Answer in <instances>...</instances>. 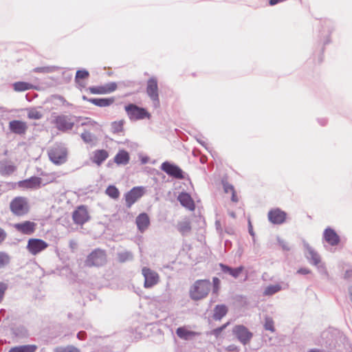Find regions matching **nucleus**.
Wrapping results in <instances>:
<instances>
[{
  "label": "nucleus",
  "instance_id": "nucleus-1",
  "mask_svg": "<svg viewBox=\"0 0 352 352\" xmlns=\"http://www.w3.org/2000/svg\"><path fill=\"white\" fill-rule=\"evenodd\" d=\"M48 156L54 164L60 165L67 161V150L62 144H56L48 151Z\"/></svg>",
  "mask_w": 352,
  "mask_h": 352
},
{
  "label": "nucleus",
  "instance_id": "nucleus-2",
  "mask_svg": "<svg viewBox=\"0 0 352 352\" xmlns=\"http://www.w3.org/2000/svg\"><path fill=\"white\" fill-rule=\"evenodd\" d=\"M107 262V254L104 250L96 249L87 257L86 265L88 267H100Z\"/></svg>",
  "mask_w": 352,
  "mask_h": 352
},
{
  "label": "nucleus",
  "instance_id": "nucleus-3",
  "mask_svg": "<svg viewBox=\"0 0 352 352\" xmlns=\"http://www.w3.org/2000/svg\"><path fill=\"white\" fill-rule=\"evenodd\" d=\"M11 212L16 216H23L29 212V205L26 198L16 197L10 204Z\"/></svg>",
  "mask_w": 352,
  "mask_h": 352
},
{
  "label": "nucleus",
  "instance_id": "nucleus-4",
  "mask_svg": "<svg viewBox=\"0 0 352 352\" xmlns=\"http://www.w3.org/2000/svg\"><path fill=\"white\" fill-rule=\"evenodd\" d=\"M146 94L153 101L155 107H160L158 80L155 76L148 79L146 87Z\"/></svg>",
  "mask_w": 352,
  "mask_h": 352
},
{
  "label": "nucleus",
  "instance_id": "nucleus-5",
  "mask_svg": "<svg viewBox=\"0 0 352 352\" xmlns=\"http://www.w3.org/2000/svg\"><path fill=\"white\" fill-rule=\"evenodd\" d=\"M53 123L58 130L63 132L72 130L74 126L73 118L65 115H58L55 116Z\"/></svg>",
  "mask_w": 352,
  "mask_h": 352
},
{
  "label": "nucleus",
  "instance_id": "nucleus-6",
  "mask_svg": "<svg viewBox=\"0 0 352 352\" xmlns=\"http://www.w3.org/2000/svg\"><path fill=\"white\" fill-rule=\"evenodd\" d=\"M88 208L85 205L79 206L72 213V219L75 224L82 226L90 220Z\"/></svg>",
  "mask_w": 352,
  "mask_h": 352
},
{
  "label": "nucleus",
  "instance_id": "nucleus-7",
  "mask_svg": "<svg viewBox=\"0 0 352 352\" xmlns=\"http://www.w3.org/2000/svg\"><path fill=\"white\" fill-rule=\"evenodd\" d=\"M142 274L144 278V287L146 289L154 287L160 282V275L148 267H144Z\"/></svg>",
  "mask_w": 352,
  "mask_h": 352
},
{
  "label": "nucleus",
  "instance_id": "nucleus-8",
  "mask_svg": "<svg viewBox=\"0 0 352 352\" xmlns=\"http://www.w3.org/2000/svg\"><path fill=\"white\" fill-rule=\"evenodd\" d=\"M125 111L131 120H141L145 118H150L149 113L145 109L139 107L133 104L126 106Z\"/></svg>",
  "mask_w": 352,
  "mask_h": 352
},
{
  "label": "nucleus",
  "instance_id": "nucleus-9",
  "mask_svg": "<svg viewBox=\"0 0 352 352\" xmlns=\"http://www.w3.org/2000/svg\"><path fill=\"white\" fill-rule=\"evenodd\" d=\"M48 247V243L40 239H30L28 241L26 248L32 255H36L45 250Z\"/></svg>",
  "mask_w": 352,
  "mask_h": 352
},
{
  "label": "nucleus",
  "instance_id": "nucleus-10",
  "mask_svg": "<svg viewBox=\"0 0 352 352\" xmlns=\"http://www.w3.org/2000/svg\"><path fill=\"white\" fill-rule=\"evenodd\" d=\"M233 334L243 344L250 342L252 338V333L243 325H236L232 329Z\"/></svg>",
  "mask_w": 352,
  "mask_h": 352
},
{
  "label": "nucleus",
  "instance_id": "nucleus-11",
  "mask_svg": "<svg viewBox=\"0 0 352 352\" xmlns=\"http://www.w3.org/2000/svg\"><path fill=\"white\" fill-rule=\"evenodd\" d=\"M144 194V188L142 186L133 187L125 195L127 208H131Z\"/></svg>",
  "mask_w": 352,
  "mask_h": 352
},
{
  "label": "nucleus",
  "instance_id": "nucleus-12",
  "mask_svg": "<svg viewBox=\"0 0 352 352\" xmlns=\"http://www.w3.org/2000/svg\"><path fill=\"white\" fill-rule=\"evenodd\" d=\"M14 228L21 234L30 235L35 232L36 223L30 221H25L15 223Z\"/></svg>",
  "mask_w": 352,
  "mask_h": 352
},
{
  "label": "nucleus",
  "instance_id": "nucleus-13",
  "mask_svg": "<svg viewBox=\"0 0 352 352\" xmlns=\"http://www.w3.org/2000/svg\"><path fill=\"white\" fill-rule=\"evenodd\" d=\"M117 87V84L111 82L100 86L91 87L89 90L93 94H107L116 91Z\"/></svg>",
  "mask_w": 352,
  "mask_h": 352
},
{
  "label": "nucleus",
  "instance_id": "nucleus-14",
  "mask_svg": "<svg viewBox=\"0 0 352 352\" xmlns=\"http://www.w3.org/2000/svg\"><path fill=\"white\" fill-rule=\"evenodd\" d=\"M109 157V153L108 151L105 149H96L92 152L90 160L93 164L100 166Z\"/></svg>",
  "mask_w": 352,
  "mask_h": 352
},
{
  "label": "nucleus",
  "instance_id": "nucleus-15",
  "mask_svg": "<svg viewBox=\"0 0 352 352\" xmlns=\"http://www.w3.org/2000/svg\"><path fill=\"white\" fill-rule=\"evenodd\" d=\"M162 170L168 175L176 179H182L184 177L183 172L181 168L169 162H164L162 164Z\"/></svg>",
  "mask_w": 352,
  "mask_h": 352
},
{
  "label": "nucleus",
  "instance_id": "nucleus-16",
  "mask_svg": "<svg viewBox=\"0 0 352 352\" xmlns=\"http://www.w3.org/2000/svg\"><path fill=\"white\" fill-rule=\"evenodd\" d=\"M42 179L41 177H32L29 179L20 181L18 185L23 189H37L41 187Z\"/></svg>",
  "mask_w": 352,
  "mask_h": 352
},
{
  "label": "nucleus",
  "instance_id": "nucleus-17",
  "mask_svg": "<svg viewBox=\"0 0 352 352\" xmlns=\"http://www.w3.org/2000/svg\"><path fill=\"white\" fill-rule=\"evenodd\" d=\"M304 248L306 250L305 256L310 263L317 266L320 263V256L305 241H303Z\"/></svg>",
  "mask_w": 352,
  "mask_h": 352
},
{
  "label": "nucleus",
  "instance_id": "nucleus-18",
  "mask_svg": "<svg viewBox=\"0 0 352 352\" xmlns=\"http://www.w3.org/2000/svg\"><path fill=\"white\" fill-rule=\"evenodd\" d=\"M286 218V213L279 208L274 209L268 212V219L274 224L283 223Z\"/></svg>",
  "mask_w": 352,
  "mask_h": 352
},
{
  "label": "nucleus",
  "instance_id": "nucleus-19",
  "mask_svg": "<svg viewBox=\"0 0 352 352\" xmlns=\"http://www.w3.org/2000/svg\"><path fill=\"white\" fill-rule=\"evenodd\" d=\"M10 130L18 135H24L28 129L26 122L21 120H12L9 122Z\"/></svg>",
  "mask_w": 352,
  "mask_h": 352
},
{
  "label": "nucleus",
  "instance_id": "nucleus-20",
  "mask_svg": "<svg viewBox=\"0 0 352 352\" xmlns=\"http://www.w3.org/2000/svg\"><path fill=\"white\" fill-rule=\"evenodd\" d=\"M135 223L139 231L144 232L150 226V218L146 213L142 212L136 217Z\"/></svg>",
  "mask_w": 352,
  "mask_h": 352
},
{
  "label": "nucleus",
  "instance_id": "nucleus-21",
  "mask_svg": "<svg viewBox=\"0 0 352 352\" xmlns=\"http://www.w3.org/2000/svg\"><path fill=\"white\" fill-rule=\"evenodd\" d=\"M323 236L324 240L331 245H337L340 242V237L331 228L325 229Z\"/></svg>",
  "mask_w": 352,
  "mask_h": 352
},
{
  "label": "nucleus",
  "instance_id": "nucleus-22",
  "mask_svg": "<svg viewBox=\"0 0 352 352\" xmlns=\"http://www.w3.org/2000/svg\"><path fill=\"white\" fill-rule=\"evenodd\" d=\"M219 267L221 270L225 273L228 274L234 278H236L239 276L241 273L243 271L244 267L243 266H239L236 268H232L226 265H224L223 263L219 264Z\"/></svg>",
  "mask_w": 352,
  "mask_h": 352
},
{
  "label": "nucleus",
  "instance_id": "nucleus-23",
  "mask_svg": "<svg viewBox=\"0 0 352 352\" xmlns=\"http://www.w3.org/2000/svg\"><path fill=\"white\" fill-rule=\"evenodd\" d=\"M178 200L180 204L185 208L189 209L190 210H194L195 204L192 198L186 192L181 193L178 196Z\"/></svg>",
  "mask_w": 352,
  "mask_h": 352
},
{
  "label": "nucleus",
  "instance_id": "nucleus-24",
  "mask_svg": "<svg viewBox=\"0 0 352 352\" xmlns=\"http://www.w3.org/2000/svg\"><path fill=\"white\" fill-rule=\"evenodd\" d=\"M87 100L97 107H105L111 105L115 102V98L113 97L107 98H89Z\"/></svg>",
  "mask_w": 352,
  "mask_h": 352
},
{
  "label": "nucleus",
  "instance_id": "nucleus-25",
  "mask_svg": "<svg viewBox=\"0 0 352 352\" xmlns=\"http://www.w3.org/2000/svg\"><path fill=\"white\" fill-rule=\"evenodd\" d=\"M114 162L118 165H125L127 164L130 160L129 154L124 150H120L118 153L115 155Z\"/></svg>",
  "mask_w": 352,
  "mask_h": 352
},
{
  "label": "nucleus",
  "instance_id": "nucleus-26",
  "mask_svg": "<svg viewBox=\"0 0 352 352\" xmlns=\"http://www.w3.org/2000/svg\"><path fill=\"white\" fill-rule=\"evenodd\" d=\"M228 313V307L225 305H217L214 308L213 318L220 320Z\"/></svg>",
  "mask_w": 352,
  "mask_h": 352
},
{
  "label": "nucleus",
  "instance_id": "nucleus-27",
  "mask_svg": "<svg viewBox=\"0 0 352 352\" xmlns=\"http://www.w3.org/2000/svg\"><path fill=\"white\" fill-rule=\"evenodd\" d=\"M211 288L210 282L208 280H199V299L206 297Z\"/></svg>",
  "mask_w": 352,
  "mask_h": 352
},
{
  "label": "nucleus",
  "instance_id": "nucleus-28",
  "mask_svg": "<svg viewBox=\"0 0 352 352\" xmlns=\"http://www.w3.org/2000/svg\"><path fill=\"white\" fill-rule=\"evenodd\" d=\"M176 333L182 339L188 340L195 337L196 333L195 331H190L187 329L186 327H179L176 330Z\"/></svg>",
  "mask_w": 352,
  "mask_h": 352
},
{
  "label": "nucleus",
  "instance_id": "nucleus-29",
  "mask_svg": "<svg viewBox=\"0 0 352 352\" xmlns=\"http://www.w3.org/2000/svg\"><path fill=\"white\" fill-rule=\"evenodd\" d=\"M36 349V345L28 344L12 347L10 349L9 352H35Z\"/></svg>",
  "mask_w": 352,
  "mask_h": 352
},
{
  "label": "nucleus",
  "instance_id": "nucleus-30",
  "mask_svg": "<svg viewBox=\"0 0 352 352\" xmlns=\"http://www.w3.org/2000/svg\"><path fill=\"white\" fill-rule=\"evenodd\" d=\"M34 88V87L33 85L26 82L19 81L13 84L14 90L18 92L25 91Z\"/></svg>",
  "mask_w": 352,
  "mask_h": 352
},
{
  "label": "nucleus",
  "instance_id": "nucleus-31",
  "mask_svg": "<svg viewBox=\"0 0 352 352\" xmlns=\"http://www.w3.org/2000/svg\"><path fill=\"white\" fill-rule=\"evenodd\" d=\"M178 230L182 234H186L191 230V223L188 219L181 221L177 224Z\"/></svg>",
  "mask_w": 352,
  "mask_h": 352
},
{
  "label": "nucleus",
  "instance_id": "nucleus-32",
  "mask_svg": "<svg viewBox=\"0 0 352 352\" xmlns=\"http://www.w3.org/2000/svg\"><path fill=\"white\" fill-rule=\"evenodd\" d=\"M222 184H223L224 192L226 193L230 192L232 194V201L234 202H237L238 199L236 196L234 186L224 180L222 181Z\"/></svg>",
  "mask_w": 352,
  "mask_h": 352
},
{
  "label": "nucleus",
  "instance_id": "nucleus-33",
  "mask_svg": "<svg viewBox=\"0 0 352 352\" xmlns=\"http://www.w3.org/2000/svg\"><path fill=\"white\" fill-rule=\"evenodd\" d=\"M15 170V166L9 163L2 164L0 166V173L2 175H9L14 173Z\"/></svg>",
  "mask_w": 352,
  "mask_h": 352
},
{
  "label": "nucleus",
  "instance_id": "nucleus-34",
  "mask_svg": "<svg viewBox=\"0 0 352 352\" xmlns=\"http://www.w3.org/2000/svg\"><path fill=\"white\" fill-rule=\"evenodd\" d=\"M80 137L82 140L87 144L94 142L96 140V135L89 131V130L85 129L81 133Z\"/></svg>",
  "mask_w": 352,
  "mask_h": 352
},
{
  "label": "nucleus",
  "instance_id": "nucleus-35",
  "mask_svg": "<svg viewBox=\"0 0 352 352\" xmlns=\"http://www.w3.org/2000/svg\"><path fill=\"white\" fill-rule=\"evenodd\" d=\"M281 289H282V287L279 284L270 285L265 289V290L263 292V295L264 296H272V295L278 292Z\"/></svg>",
  "mask_w": 352,
  "mask_h": 352
},
{
  "label": "nucleus",
  "instance_id": "nucleus-36",
  "mask_svg": "<svg viewBox=\"0 0 352 352\" xmlns=\"http://www.w3.org/2000/svg\"><path fill=\"white\" fill-rule=\"evenodd\" d=\"M82 126H85L87 128V130L96 131L99 129L100 125L98 123L90 118H85L84 122L81 123Z\"/></svg>",
  "mask_w": 352,
  "mask_h": 352
},
{
  "label": "nucleus",
  "instance_id": "nucleus-37",
  "mask_svg": "<svg viewBox=\"0 0 352 352\" xmlns=\"http://www.w3.org/2000/svg\"><path fill=\"white\" fill-rule=\"evenodd\" d=\"M10 262V255L3 251H0V270L6 267Z\"/></svg>",
  "mask_w": 352,
  "mask_h": 352
},
{
  "label": "nucleus",
  "instance_id": "nucleus-38",
  "mask_svg": "<svg viewBox=\"0 0 352 352\" xmlns=\"http://www.w3.org/2000/svg\"><path fill=\"white\" fill-rule=\"evenodd\" d=\"M124 120L113 122L111 124L112 132L114 133L122 132L124 129Z\"/></svg>",
  "mask_w": 352,
  "mask_h": 352
},
{
  "label": "nucleus",
  "instance_id": "nucleus-39",
  "mask_svg": "<svg viewBox=\"0 0 352 352\" xmlns=\"http://www.w3.org/2000/svg\"><path fill=\"white\" fill-rule=\"evenodd\" d=\"M105 192L109 197L114 199H116L120 197V192L115 186H108Z\"/></svg>",
  "mask_w": 352,
  "mask_h": 352
},
{
  "label": "nucleus",
  "instance_id": "nucleus-40",
  "mask_svg": "<svg viewBox=\"0 0 352 352\" xmlns=\"http://www.w3.org/2000/svg\"><path fill=\"white\" fill-rule=\"evenodd\" d=\"M43 117V113L36 109H30L28 112L29 119L39 120Z\"/></svg>",
  "mask_w": 352,
  "mask_h": 352
},
{
  "label": "nucleus",
  "instance_id": "nucleus-41",
  "mask_svg": "<svg viewBox=\"0 0 352 352\" xmlns=\"http://www.w3.org/2000/svg\"><path fill=\"white\" fill-rule=\"evenodd\" d=\"M264 328L265 330L270 331L271 332L275 331L274 322L271 317L266 316L265 318Z\"/></svg>",
  "mask_w": 352,
  "mask_h": 352
},
{
  "label": "nucleus",
  "instance_id": "nucleus-42",
  "mask_svg": "<svg viewBox=\"0 0 352 352\" xmlns=\"http://www.w3.org/2000/svg\"><path fill=\"white\" fill-rule=\"evenodd\" d=\"M133 256L129 252H120L118 254V258L120 262L124 263L132 258Z\"/></svg>",
  "mask_w": 352,
  "mask_h": 352
},
{
  "label": "nucleus",
  "instance_id": "nucleus-43",
  "mask_svg": "<svg viewBox=\"0 0 352 352\" xmlns=\"http://www.w3.org/2000/svg\"><path fill=\"white\" fill-rule=\"evenodd\" d=\"M89 72L87 70H78L76 74V81L79 82L80 79H86L89 77Z\"/></svg>",
  "mask_w": 352,
  "mask_h": 352
},
{
  "label": "nucleus",
  "instance_id": "nucleus-44",
  "mask_svg": "<svg viewBox=\"0 0 352 352\" xmlns=\"http://www.w3.org/2000/svg\"><path fill=\"white\" fill-rule=\"evenodd\" d=\"M212 283H213V287H212V293L214 294H217L219 292V290L220 289V280L217 278L214 277L212 279Z\"/></svg>",
  "mask_w": 352,
  "mask_h": 352
},
{
  "label": "nucleus",
  "instance_id": "nucleus-45",
  "mask_svg": "<svg viewBox=\"0 0 352 352\" xmlns=\"http://www.w3.org/2000/svg\"><path fill=\"white\" fill-rule=\"evenodd\" d=\"M56 352H80V350L73 346H67L64 348L56 349Z\"/></svg>",
  "mask_w": 352,
  "mask_h": 352
},
{
  "label": "nucleus",
  "instance_id": "nucleus-46",
  "mask_svg": "<svg viewBox=\"0 0 352 352\" xmlns=\"http://www.w3.org/2000/svg\"><path fill=\"white\" fill-rule=\"evenodd\" d=\"M229 322L223 324L221 327L216 328L211 331V334L214 335L217 338L219 336L221 333L228 327Z\"/></svg>",
  "mask_w": 352,
  "mask_h": 352
},
{
  "label": "nucleus",
  "instance_id": "nucleus-47",
  "mask_svg": "<svg viewBox=\"0 0 352 352\" xmlns=\"http://www.w3.org/2000/svg\"><path fill=\"white\" fill-rule=\"evenodd\" d=\"M190 296L194 300L198 299V286L197 285V283H195L190 289Z\"/></svg>",
  "mask_w": 352,
  "mask_h": 352
},
{
  "label": "nucleus",
  "instance_id": "nucleus-48",
  "mask_svg": "<svg viewBox=\"0 0 352 352\" xmlns=\"http://www.w3.org/2000/svg\"><path fill=\"white\" fill-rule=\"evenodd\" d=\"M7 289V286L5 283L0 282V303L3 299L5 292Z\"/></svg>",
  "mask_w": 352,
  "mask_h": 352
},
{
  "label": "nucleus",
  "instance_id": "nucleus-49",
  "mask_svg": "<svg viewBox=\"0 0 352 352\" xmlns=\"http://www.w3.org/2000/svg\"><path fill=\"white\" fill-rule=\"evenodd\" d=\"M7 237L6 232L1 228H0V245H1Z\"/></svg>",
  "mask_w": 352,
  "mask_h": 352
},
{
  "label": "nucleus",
  "instance_id": "nucleus-50",
  "mask_svg": "<svg viewBox=\"0 0 352 352\" xmlns=\"http://www.w3.org/2000/svg\"><path fill=\"white\" fill-rule=\"evenodd\" d=\"M279 245L282 247L283 250L288 251L289 250V248L287 242L283 240L278 239V240Z\"/></svg>",
  "mask_w": 352,
  "mask_h": 352
},
{
  "label": "nucleus",
  "instance_id": "nucleus-51",
  "mask_svg": "<svg viewBox=\"0 0 352 352\" xmlns=\"http://www.w3.org/2000/svg\"><path fill=\"white\" fill-rule=\"evenodd\" d=\"M297 273L300 274H308L310 273V271L307 268H300L297 271Z\"/></svg>",
  "mask_w": 352,
  "mask_h": 352
},
{
  "label": "nucleus",
  "instance_id": "nucleus-52",
  "mask_svg": "<svg viewBox=\"0 0 352 352\" xmlns=\"http://www.w3.org/2000/svg\"><path fill=\"white\" fill-rule=\"evenodd\" d=\"M215 226H216L217 230H218L219 234L221 235L222 234V229H221V227L220 221H216Z\"/></svg>",
  "mask_w": 352,
  "mask_h": 352
},
{
  "label": "nucleus",
  "instance_id": "nucleus-53",
  "mask_svg": "<svg viewBox=\"0 0 352 352\" xmlns=\"http://www.w3.org/2000/svg\"><path fill=\"white\" fill-rule=\"evenodd\" d=\"M48 68L46 67H37L34 69L36 72H48Z\"/></svg>",
  "mask_w": 352,
  "mask_h": 352
},
{
  "label": "nucleus",
  "instance_id": "nucleus-54",
  "mask_svg": "<svg viewBox=\"0 0 352 352\" xmlns=\"http://www.w3.org/2000/svg\"><path fill=\"white\" fill-rule=\"evenodd\" d=\"M227 350L230 352H235L236 351V346L232 344L228 346Z\"/></svg>",
  "mask_w": 352,
  "mask_h": 352
},
{
  "label": "nucleus",
  "instance_id": "nucleus-55",
  "mask_svg": "<svg viewBox=\"0 0 352 352\" xmlns=\"http://www.w3.org/2000/svg\"><path fill=\"white\" fill-rule=\"evenodd\" d=\"M203 249H204V250H203V251H204V254H205L206 256H208V255L210 254V250L209 248H208V247H206V246H204V247L203 248Z\"/></svg>",
  "mask_w": 352,
  "mask_h": 352
},
{
  "label": "nucleus",
  "instance_id": "nucleus-56",
  "mask_svg": "<svg viewBox=\"0 0 352 352\" xmlns=\"http://www.w3.org/2000/svg\"><path fill=\"white\" fill-rule=\"evenodd\" d=\"M352 276V270H347L345 272L344 277L349 278Z\"/></svg>",
  "mask_w": 352,
  "mask_h": 352
},
{
  "label": "nucleus",
  "instance_id": "nucleus-57",
  "mask_svg": "<svg viewBox=\"0 0 352 352\" xmlns=\"http://www.w3.org/2000/svg\"><path fill=\"white\" fill-rule=\"evenodd\" d=\"M249 233L252 235V236H254V232L253 231V229H252V226L251 225V223L249 222Z\"/></svg>",
  "mask_w": 352,
  "mask_h": 352
},
{
  "label": "nucleus",
  "instance_id": "nucleus-58",
  "mask_svg": "<svg viewBox=\"0 0 352 352\" xmlns=\"http://www.w3.org/2000/svg\"><path fill=\"white\" fill-rule=\"evenodd\" d=\"M226 232L229 234H234V230L232 228H226Z\"/></svg>",
  "mask_w": 352,
  "mask_h": 352
},
{
  "label": "nucleus",
  "instance_id": "nucleus-59",
  "mask_svg": "<svg viewBox=\"0 0 352 352\" xmlns=\"http://www.w3.org/2000/svg\"><path fill=\"white\" fill-rule=\"evenodd\" d=\"M206 160H207V159L204 156L199 157V162L201 163H205L206 162Z\"/></svg>",
  "mask_w": 352,
  "mask_h": 352
},
{
  "label": "nucleus",
  "instance_id": "nucleus-60",
  "mask_svg": "<svg viewBox=\"0 0 352 352\" xmlns=\"http://www.w3.org/2000/svg\"><path fill=\"white\" fill-rule=\"evenodd\" d=\"M320 122L322 125H325L327 123V120L325 119H322Z\"/></svg>",
  "mask_w": 352,
  "mask_h": 352
},
{
  "label": "nucleus",
  "instance_id": "nucleus-61",
  "mask_svg": "<svg viewBox=\"0 0 352 352\" xmlns=\"http://www.w3.org/2000/svg\"><path fill=\"white\" fill-rule=\"evenodd\" d=\"M350 298L352 302V288L349 289Z\"/></svg>",
  "mask_w": 352,
  "mask_h": 352
},
{
  "label": "nucleus",
  "instance_id": "nucleus-62",
  "mask_svg": "<svg viewBox=\"0 0 352 352\" xmlns=\"http://www.w3.org/2000/svg\"><path fill=\"white\" fill-rule=\"evenodd\" d=\"M82 334H83V333H81V332L78 333V338L79 339H82Z\"/></svg>",
  "mask_w": 352,
  "mask_h": 352
},
{
  "label": "nucleus",
  "instance_id": "nucleus-63",
  "mask_svg": "<svg viewBox=\"0 0 352 352\" xmlns=\"http://www.w3.org/2000/svg\"><path fill=\"white\" fill-rule=\"evenodd\" d=\"M309 352H320L319 351H317V350H311L309 351Z\"/></svg>",
  "mask_w": 352,
  "mask_h": 352
},
{
  "label": "nucleus",
  "instance_id": "nucleus-64",
  "mask_svg": "<svg viewBox=\"0 0 352 352\" xmlns=\"http://www.w3.org/2000/svg\"><path fill=\"white\" fill-rule=\"evenodd\" d=\"M230 215H231L232 217H234V212H232V213L230 214Z\"/></svg>",
  "mask_w": 352,
  "mask_h": 352
}]
</instances>
